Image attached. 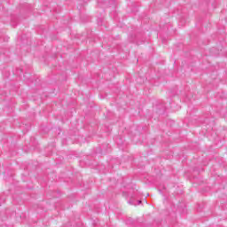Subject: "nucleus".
Here are the masks:
<instances>
[{
  "instance_id": "1",
  "label": "nucleus",
  "mask_w": 227,
  "mask_h": 227,
  "mask_svg": "<svg viewBox=\"0 0 227 227\" xmlns=\"http://www.w3.org/2000/svg\"><path fill=\"white\" fill-rule=\"evenodd\" d=\"M129 205H136L132 201H129Z\"/></svg>"
},
{
  "instance_id": "2",
  "label": "nucleus",
  "mask_w": 227,
  "mask_h": 227,
  "mask_svg": "<svg viewBox=\"0 0 227 227\" xmlns=\"http://www.w3.org/2000/svg\"><path fill=\"white\" fill-rule=\"evenodd\" d=\"M138 205H141V200H138Z\"/></svg>"
}]
</instances>
